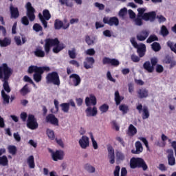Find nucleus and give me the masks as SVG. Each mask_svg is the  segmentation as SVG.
<instances>
[{
  "instance_id": "1",
  "label": "nucleus",
  "mask_w": 176,
  "mask_h": 176,
  "mask_svg": "<svg viewBox=\"0 0 176 176\" xmlns=\"http://www.w3.org/2000/svg\"><path fill=\"white\" fill-rule=\"evenodd\" d=\"M45 43L44 45V49L47 54H49V53H50V49L53 47V46L54 48L52 50V52L56 54L60 53V52H61V50H63L65 47L64 43H60V41L58 38H46L45 40Z\"/></svg>"
},
{
  "instance_id": "2",
  "label": "nucleus",
  "mask_w": 176,
  "mask_h": 176,
  "mask_svg": "<svg viewBox=\"0 0 176 176\" xmlns=\"http://www.w3.org/2000/svg\"><path fill=\"white\" fill-rule=\"evenodd\" d=\"M130 167L134 168H142L144 171L148 170V165L142 158L132 157L130 160Z\"/></svg>"
},
{
  "instance_id": "3",
  "label": "nucleus",
  "mask_w": 176,
  "mask_h": 176,
  "mask_svg": "<svg viewBox=\"0 0 176 176\" xmlns=\"http://www.w3.org/2000/svg\"><path fill=\"white\" fill-rule=\"evenodd\" d=\"M12 74L13 70L8 66V64L3 63L0 66V79L1 81L9 80Z\"/></svg>"
},
{
  "instance_id": "4",
  "label": "nucleus",
  "mask_w": 176,
  "mask_h": 176,
  "mask_svg": "<svg viewBox=\"0 0 176 176\" xmlns=\"http://www.w3.org/2000/svg\"><path fill=\"white\" fill-rule=\"evenodd\" d=\"M46 82L48 84H52L55 86H60L61 82L60 81V76H58V73L57 72H52L47 74Z\"/></svg>"
},
{
  "instance_id": "5",
  "label": "nucleus",
  "mask_w": 176,
  "mask_h": 176,
  "mask_svg": "<svg viewBox=\"0 0 176 176\" xmlns=\"http://www.w3.org/2000/svg\"><path fill=\"white\" fill-rule=\"evenodd\" d=\"M27 127L30 130H36L39 127L38 121L33 114H29L27 120Z\"/></svg>"
},
{
  "instance_id": "6",
  "label": "nucleus",
  "mask_w": 176,
  "mask_h": 176,
  "mask_svg": "<svg viewBox=\"0 0 176 176\" xmlns=\"http://www.w3.org/2000/svg\"><path fill=\"white\" fill-rule=\"evenodd\" d=\"M136 109L138 111L139 113L143 112L142 114V118L143 120L149 118V116H151V115L149 114V109L146 106L142 107V104H139L138 105L136 106Z\"/></svg>"
},
{
  "instance_id": "7",
  "label": "nucleus",
  "mask_w": 176,
  "mask_h": 176,
  "mask_svg": "<svg viewBox=\"0 0 176 176\" xmlns=\"http://www.w3.org/2000/svg\"><path fill=\"white\" fill-rule=\"evenodd\" d=\"M49 152L51 153L54 162H58V160H63L64 159V151H63L57 150L54 152L53 150L49 148Z\"/></svg>"
},
{
  "instance_id": "8",
  "label": "nucleus",
  "mask_w": 176,
  "mask_h": 176,
  "mask_svg": "<svg viewBox=\"0 0 176 176\" xmlns=\"http://www.w3.org/2000/svg\"><path fill=\"white\" fill-rule=\"evenodd\" d=\"M103 23L104 24H108L110 27H113V25L118 27L119 25V19L116 16H104L103 18Z\"/></svg>"
},
{
  "instance_id": "9",
  "label": "nucleus",
  "mask_w": 176,
  "mask_h": 176,
  "mask_svg": "<svg viewBox=\"0 0 176 176\" xmlns=\"http://www.w3.org/2000/svg\"><path fill=\"white\" fill-rule=\"evenodd\" d=\"M27 16L30 21H34L35 20V8L32 7L31 2L26 3Z\"/></svg>"
},
{
  "instance_id": "10",
  "label": "nucleus",
  "mask_w": 176,
  "mask_h": 176,
  "mask_svg": "<svg viewBox=\"0 0 176 176\" xmlns=\"http://www.w3.org/2000/svg\"><path fill=\"white\" fill-rule=\"evenodd\" d=\"M102 64L103 65H111L112 67H119V64H120V63L116 58L104 57L102 59Z\"/></svg>"
},
{
  "instance_id": "11",
  "label": "nucleus",
  "mask_w": 176,
  "mask_h": 176,
  "mask_svg": "<svg viewBox=\"0 0 176 176\" xmlns=\"http://www.w3.org/2000/svg\"><path fill=\"white\" fill-rule=\"evenodd\" d=\"M45 71L49 72V71H50V67L45 66L41 69V72L34 73L33 75V79L36 82V83H39V82L42 80V74L45 72Z\"/></svg>"
},
{
  "instance_id": "12",
  "label": "nucleus",
  "mask_w": 176,
  "mask_h": 176,
  "mask_svg": "<svg viewBox=\"0 0 176 176\" xmlns=\"http://www.w3.org/2000/svg\"><path fill=\"white\" fill-rule=\"evenodd\" d=\"M142 19L144 21H151V23H153V21L156 20V12L155 11L145 12Z\"/></svg>"
},
{
  "instance_id": "13",
  "label": "nucleus",
  "mask_w": 176,
  "mask_h": 176,
  "mask_svg": "<svg viewBox=\"0 0 176 176\" xmlns=\"http://www.w3.org/2000/svg\"><path fill=\"white\" fill-rule=\"evenodd\" d=\"M108 151V159L109 160L110 164H115V149L111 145L107 146Z\"/></svg>"
},
{
  "instance_id": "14",
  "label": "nucleus",
  "mask_w": 176,
  "mask_h": 176,
  "mask_svg": "<svg viewBox=\"0 0 176 176\" xmlns=\"http://www.w3.org/2000/svg\"><path fill=\"white\" fill-rule=\"evenodd\" d=\"M168 153L167 159L169 166H175V157H174V151L173 149H168L166 151Z\"/></svg>"
},
{
  "instance_id": "15",
  "label": "nucleus",
  "mask_w": 176,
  "mask_h": 176,
  "mask_svg": "<svg viewBox=\"0 0 176 176\" xmlns=\"http://www.w3.org/2000/svg\"><path fill=\"white\" fill-rule=\"evenodd\" d=\"M69 28V23H67L64 25V22L63 21H60L59 19H56L54 21V28L55 30H61V28H63V30H67V28Z\"/></svg>"
},
{
  "instance_id": "16",
  "label": "nucleus",
  "mask_w": 176,
  "mask_h": 176,
  "mask_svg": "<svg viewBox=\"0 0 176 176\" xmlns=\"http://www.w3.org/2000/svg\"><path fill=\"white\" fill-rule=\"evenodd\" d=\"M46 122L50 123L51 124H53L54 126H58V119L56 118V116H54L52 113L48 114L46 116Z\"/></svg>"
},
{
  "instance_id": "17",
  "label": "nucleus",
  "mask_w": 176,
  "mask_h": 176,
  "mask_svg": "<svg viewBox=\"0 0 176 176\" xmlns=\"http://www.w3.org/2000/svg\"><path fill=\"white\" fill-rule=\"evenodd\" d=\"M10 12L11 19H19L20 17V12H19V8L17 7L10 5Z\"/></svg>"
},
{
  "instance_id": "18",
  "label": "nucleus",
  "mask_w": 176,
  "mask_h": 176,
  "mask_svg": "<svg viewBox=\"0 0 176 176\" xmlns=\"http://www.w3.org/2000/svg\"><path fill=\"white\" fill-rule=\"evenodd\" d=\"M149 36V30H143L138 34H137L136 38L138 41L142 42Z\"/></svg>"
},
{
  "instance_id": "19",
  "label": "nucleus",
  "mask_w": 176,
  "mask_h": 176,
  "mask_svg": "<svg viewBox=\"0 0 176 176\" xmlns=\"http://www.w3.org/2000/svg\"><path fill=\"white\" fill-rule=\"evenodd\" d=\"M85 104L87 107H90V105H97V98L94 94L89 95V97L85 98Z\"/></svg>"
},
{
  "instance_id": "20",
  "label": "nucleus",
  "mask_w": 176,
  "mask_h": 176,
  "mask_svg": "<svg viewBox=\"0 0 176 176\" xmlns=\"http://www.w3.org/2000/svg\"><path fill=\"white\" fill-rule=\"evenodd\" d=\"M96 63V60L93 57H87L85 61L84 62V68L85 69H90L93 68V65Z\"/></svg>"
},
{
  "instance_id": "21",
  "label": "nucleus",
  "mask_w": 176,
  "mask_h": 176,
  "mask_svg": "<svg viewBox=\"0 0 176 176\" xmlns=\"http://www.w3.org/2000/svg\"><path fill=\"white\" fill-rule=\"evenodd\" d=\"M137 94L139 97V98H146L149 96V91L146 88H140L137 91Z\"/></svg>"
},
{
  "instance_id": "22",
  "label": "nucleus",
  "mask_w": 176,
  "mask_h": 176,
  "mask_svg": "<svg viewBox=\"0 0 176 176\" xmlns=\"http://www.w3.org/2000/svg\"><path fill=\"white\" fill-rule=\"evenodd\" d=\"M136 49L139 57L142 58L145 56V53L146 52V45L145 44L141 43Z\"/></svg>"
},
{
  "instance_id": "23",
  "label": "nucleus",
  "mask_w": 176,
  "mask_h": 176,
  "mask_svg": "<svg viewBox=\"0 0 176 176\" xmlns=\"http://www.w3.org/2000/svg\"><path fill=\"white\" fill-rule=\"evenodd\" d=\"M69 78L72 79L74 86H79L80 85V82H82V79H80V76L77 74H72L69 76Z\"/></svg>"
},
{
  "instance_id": "24",
  "label": "nucleus",
  "mask_w": 176,
  "mask_h": 176,
  "mask_svg": "<svg viewBox=\"0 0 176 176\" xmlns=\"http://www.w3.org/2000/svg\"><path fill=\"white\" fill-rule=\"evenodd\" d=\"M98 112L97 107H96L91 108L90 106H89L85 110V113L88 118H90V116H97Z\"/></svg>"
},
{
  "instance_id": "25",
  "label": "nucleus",
  "mask_w": 176,
  "mask_h": 176,
  "mask_svg": "<svg viewBox=\"0 0 176 176\" xmlns=\"http://www.w3.org/2000/svg\"><path fill=\"white\" fill-rule=\"evenodd\" d=\"M135 146L136 148V150H131V153H133V155H140L144 151V148L142 147V144L140 141H137L135 143Z\"/></svg>"
},
{
  "instance_id": "26",
  "label": "nucleus",
  "mask_w": 176,
  "mask_h": 176,
  "mask_svg": "<svg viewBox=\"0 0 176 176\" xmlns=\"http://www.w3.org/2000/svg\"><path fill=\"white\" fill-rule=\"evenodd\" d=\"M79 144L82 149H86L89 145V138H87V136H82L81 139L79 140Z\"/></svg>"
},
{
  "instance_id": "27",
  "label": "nucleus",
  "mask_w": 176,
  "mask_h": 176,
  "mask_svg": "<svg viewBox=\"0 0 176 176\" xmlns=\"http://www.w3.org/2000/svg\"><path fill=\"white\" fill-rule=\"evenodd\" d=\"M45 66L43 67H38L35 65H31L28 67V74H36V72H41L42 69L44 68Z\"/></svg>"
},
{
  "instance_id": "28",
  "label": "nucleus",
  "mask_w": 176,
  "mask_h": 176,
  "mask_svg": "<svg viewBox=\"0 0 176 176\" xmlns=\"http://www.w3.org/2000/svg\"><path fill=\"white\" fill-rule=\"evenodd\" d=\"M126 134L129 137H134V135H135V134H137V128H135V126H134V125L131 124L128 128Z\"/></svg>"
},
{
  "instance_id": "29",
  "label": "nucleus",
  "mask_w": 176,
  "mask_h": 176,
  "mask_svg": "<svg viewBox=\"0 0 176 176\" xmlns=\"http://www.w3.org/2000/svg\"><path fill=\"white\" fill-rule=\"evenodd\" d=\"M1 98L3 99V104H4V105L9 104L10 96L6 94L4 90L1 91Z\"/></svg>"
},
{
  "instance_id": "30",
  "label": "nucleus",
  "mask_w": 176,
  "mask_h": 176,
  "mask_svg": "<svg viewBox=\"0 0 176 176\" xmlns=\"http://www.w3.org/2000/svg\"><path fill=\"white\" fill-rule=\"evenodd\" d=\"M34 54L36 57L43 58L45 57V51L42 50V47H38L34 50Z\"/></svg>"
},
{
  "instance_id": "31",
  "label": "nucleus",
  "mask_w": 176,
  "mask_h": 176,
  "mask_svg": "<svg viewBox=\"0 0 176 176\" xmlns=\"http://www.w3.org/2000/svg\"><path fill=\"white\" fill-rule=\"evenodd\" d=\"M12 43V40L8 37H5L3 40L0 39V46L1 47H6Z\"/></svg>"
},
{
  "instance_id": "32",
  "label": "nucleus",
  "mask_w": 176,
  "mask_h": 176,
  "mask_svg": "<svg viewBox=\"0 0 176 176\" xmlns=\"http://www.w3.org/2000/svg\"><path fill=\"white\" fill-rule=\"evenodd\" d=\"M143 68L149 73L153 72V70L155 69V67L151 65V62L146 61L143 65Z\"/></svg>"
},
{
  "instance_id": "33",
  "label": "nucleus",
  "mask_w": 176,
  "mask_h": 176,
  "mask_svg": "<svg viewBox=\"0 0 176 176\" xmlns=\"http://www.w3.org/2000/svg\"><path fill=\"white\" fill-rule=\"evenodd\" d=\"M27 163L29 168H35V159L34 158V155H30L28 157Z\"/></svg>"
},
{
  "instance_id": "34",
  "label": "nucleus",
  "mask_w": 176,
  "mask_h": 176,
  "mask_svg": "<svg viewBox=\"0 0 176 176\" xmlns=\"http://www.w3.org/2000/svg\"><path fill=\"white\" fill-rule=\"evenodd\" d=\"M124 98L120 96V94H119V91H116L115 92V102H116V105H120V102L123 101Z\"/></svg>"
},
{
  "instance_id": "35",
  "label": "nucleus",
  "mask_w": 176,
  "mask_h": 176,
  "mask_svg": "<svg viewBox=\"0 0 176 176\" xmlns=\"http://www.w3.org/2000/svg\"><path fill=\"white\" fill-rule=\"evenodd\" d=\"M116 157L118 160V162H123L125 159L124 154L122 153V151L116 150Z\"/></svg>"
},
{
  "instance_id": "36",
  "label": "nucleus",
  "mask_w": 176,
  "mask_h": 176,
  "mask_svg": "<svg viewBox=\"0 0 176 176\" xmlns=\"http://www.w3.org/2000/svg\"><path fill=\"white\" fill-rule=\"evenodd\" d=\"M9 165V160H8V157L6 155H3L0 157V166H6Z\"/></svg>"
},
{
  "instance_id": "37",
  "label": "nucleus",
  "mask_w": 176,
  "mask_h": 176,
  "mask_svg": "<svg viewBox=\"0 0 176 176\" xmlns=\"http://www.w3.org/2000/svg\"><path fill=\"white\" fill-rule=\"evenodd\" d=\"M46 134L50 140H54L56 138V135H54V131L50 129H47L46 130Z\"/></svg>"
},
{
  "instance_id": "38",
  "label": "nucleus",
  "mask_w": 176,
  "mask_h": 176,
  "mask_svg": "<svg viewBox=\"0 0 176 176\" xmlns=\"http://www.w3.org/2000/svg\"><path fill=\"white\" fill-rule=\"evenodd\" d=\"M19 91L22 96H27L31 91L30 90V88H28V85L26 84Z\"/></svg>"
},
{
  "instance_id": "39",
  "label": "nucleus",
  "mask_w": 176,
  "mask_h": 176,
  "mask_svg": "<svg viewBox=\"0 0 176 176\" xmlns=\"http://www.w3.org/2000/svg\"><path fill=\"white\" fill-rule=\"evenodd\" d=\"M43 17L44 19L47 20V21H49L50 19H52V14H50V12L49 10H44L43 11Z\"/></svg>"
},
{
  "instance_id": "40",
  "label": "nucleus",
  "mask_w": 176,
  "mask_h": 176,
  "mask_svg": "<svg viewBox=\"0 0 176 176\" xmlns=\"http://www.w3.org/2000/svg\"><path fill=\"white\" fill-rule=\"evenodd\" d=\"M151 49L154 51V52H160V50H162V46H160V43H157V42H154L152 45H151Z\"/></svg>"
},
{
  "instance_id": "41",
  "label": "nucleus",
  "mask_w": 176,
  "mask_h": 176,
  "mask_svg": "<svg viewBox=\"0 0 176 176\" xmlns=\"http://www.w3.org/2000/svg\"><path fill=\"white\" fill-rule=\"evenodd\" d=\"M3 87L5 90V91H6V93H10L12 89H10V87L9 86V80H3Z\"/></svg>"
},
{
  "instance_id": "42",
  "label": "nucleus",
  "mask_w": 176,
  "mask_h": 176,
  "mask_svg": "<svg viewBox=\"0 0 176 176\" xmlns=\"http://www.w3.org/2000/svg\"><path fill=\"white\" fill-rule=\"evenodd\" d=\"M155 41H159V38L156 34H151L146 40L147 43H152V42H155Z\"/></svg>"
},
{
  "instance_id": "43",
  "label": "nucleus",
  "mask_w": 176,
  "mask_h": 176,
  "mask_svg": "<svg viewBox=\"0 0 176 176\" xmlns=\"http://www.w3.org/2000/svg\"><path fill=\"white\" fill-rule=\"evenodd\" d=\"M133 20L135 25H138L139 27H141V25L144 24V23L142 22V20H144L142 19V16H139L138 15H137V17L135 18Z\"/></svg>"
},
{
  "instance_id": "44",
  "label": "nucleus",
  "mask_w": 176,
  "mask_h": 176,
  "mask_svg": "<svg viewBox=\"0 0 176 176\" xmlns=\"http://www.w3.org/2000/svg\"><path fill=\"white\" fill-rule=\"evenodd\" d=\"M8 149L9 153H10L11 155H15L16 153H17V148L16 147V146L9 145L8 146Z\"/></svg>"
},
{
  "instance_id": "45",
  "label": "nucleus",
  "mask_w": 176,
  "mask_h": 176,
  "mask_svg": "<svg viewBox=\"0 0 176 176\" xmlns=\"http://www.w3.org/2000/svg\"><path fill=\"white\" fill-rule=\"evenodd\" d=\"M119 109L122 112V113L126 114L129 112V106L125 104H120Z\"/></svg>"
},
{
  "instance_id": "46",
  "label": "nucleus",
  "mask_w": 176,
  "mask_h": 176,
  "mask_svg": "<svg viewBox=\"0 0 176 176\" xmlns=\"http://www.w3.org/2000/svg\"><path fill=\"white\" fill-rule=\"evenodd\" d=\"M91 141L92 142V146L94 149H98V144L97 143V141L94 139V136H93V133H89Z\"/></svg>"
},
{
  "instance_id": "47",
  "label": "nucleus",
  "mask_w": 176,
  "mask_h": 176,
  "mask_svg": "<svg viewBox=\"0 0 176 176\" xmlns=\"http://www.w3.org/2000/svg\"><path fill=\"white\" fill-rule=\"evenodd\" d=\"M60 106L61 107L63 112L68 113L69 111V103H62Z\"/></svg>"
},
{
  "instance_id": "48",
  "label": "nucleus",
  "mask_w": 176,
  "mask_h": 176,
  "mask_svg": "<svg viewBox=\"0 0 176 176\" xmlns=\"http://www.w3.org/2000/svg\"><path fill=\"white\" fill-rule=\"evenodd\" d=\"M160 32L162 36H167V35L170 34V32H168V29H167V27H166V25L162 26Z\"/></svg>"
},
{
  "instance_id": "49",
  "label": "nucleus",
  "mask_w": 176,
  "mask_h": 176,
  "mask_svg": "<svg viewBox=\"0 0 176 176\" xmlns=\"http://www.w3.org/2000/svg\"><path fill=\"white\" fill-rule=\"evenodd\" d=\"M99 109L102 113H106L109 109V106L104 103L99 107Z\"/></svg>"
},
{
  "instance_id": "50",
  "label": "nucleus",
  "mask_w": 176,
  "mask_h": 176,
  "mask_svg": "<svg viewBox=\"0 0 176 176\" xmlns=\"http://www.w3.org/2000/svg\"><path fill=\"white\" fill-rule=\"evenodd\" d=\"M85 170H86V171H88V173H96V168L89 164L85 165Z\"/></svg>"
},
{
  "instance_id": "51",
  "label": "nucleus",
  "mask_w": 176,
  "mask_h": 176,
  "mask_svg": "<svg viewBox=\"0 0 176 176\" xmlns=\"http://www.w3.org/2000/svg\"><path fill=\"white\" fill-rule=\"evenodd\" d=\"M68 54L70 58H76V49L72 48V50H69Z\"/></svg>"
},
{
  "instance_id": "52",
  "label": "nucleus",
  "mask_w": 176,
  "mask_h": 176,
  "mask_svg": "<svg viewBox=\"0 0 176 176\" xmlns=\"http://www.w3.org/2000/svg\"><path fill=\"white\" fill-rule=\"evenodd\" d=\"M38 18L41 20L44 28H47V21H46L47 20L43 18V16L41 13L38 14Z\"/></svg>"
},
{
  "instance_id": "53",
  "label": "nucleus",
  "mask_w": 176,
  "mask_h": 176,
  "mask_svg": "<svg viewBox=\"0 0 176 176\" xmlns=\"http://www.w3.org/2000/svg\"><path fill=\"white\" fill-rule=\"evenodd\" d=\"M33 30L34 31H36V32H39L41 31H43V28H42V26L40 25L39 23H35L33 25Z\"/></svg>"
},
{
  "instance_id": "54",
  "label": "nucleus",
  "mask_w": 176,
  "mask_h": 176,
  "mask_svg": "<svg viewBox=\"0 0 176 176\" xmlns=\"http://www.w3.org/2000/svg\"><path fill=\"white\" fill-rule=\"evenodd\" d=\"M146 9L144 8H138V14L137 16H138L139 17H142V19L144 17V14H145V12H146Z\"/></svg>"
},
{
  "instance_id": "55",
  "label": "nucleus",
  "mask_w": 176,
  "mask_h": 176,
  "mask_svg": "<svg viewBox=\"0 0 176 176\" xmlns=\"http://www.w3.org/2000/svg\"><path fill=\"white\" fill-rule=\"evenodd\" d=\"M173 60V57H171L170 55H166L164 59V64H170Z\"/></svg>"
},
{
  "instance_id": "56",
  "label": "nucleus",
  "mask_w": 176,
  "mask_h": 176,
  "mask_svg": "<svg viewBox=\"0 0 176 176\" xmlns=\"http://www.w3.org/2000/svg\"><path fill=\"white\" fill-rule=\"evenodd\" d=\"M126 14H127V8H122L119 12V16L120 17H124Z\"/></svg>"
},
{
  "instance_id": "57",
  "label": "nucleus",
  "mask_w": 176,
  "mask_h": 176,
  "mask_svg": "<svg viewBox=\"0 0 176 176\" xmlns=\"http://www.w3.org/2000/svg\"><path fill=\"white\" fill-rule=\"evenodd\" d=\"M94 6H96V8H98L99 9V10H104V9H105V6L102 3H100L98 2H96L94 3Z\"/></svg>"
},
{
  "instance_id": "58",
  "label": "nucleus",
  "mask_w": 176,
  "mask_h": 176,
  "mask_svg": "<svg viewBox=\"0 0 176 176\" xmlns=\"http://www.w3.org/2000/svg\"><path fill=\"white\" fill-rule=\"evenodd\" d=\"M21 23L23 24V25H28L30 24V21L28 20V17L27 16H23L21 18Z\"/></svg>"
},
{
  "instance_id": "59",
  "label": "nucleus",
  "mask_w": 176,
  "mask_h": 176,
  "mask_svg": "<svg viewBox=\"0 0 176 176\" xmlns=\"http://www.w3.org/2000/svg\"><path fill=\"white\" fill-rule=\"evenodd\" d=\"M128 90L131 94H133L134 92V84H133V82H129L128 84Z\"/></svg>"
},
{
  "instance_id": "60",
  "label": "nucleus",
  "mask_w": 176,
  "mask_h": 176,
  "mask_svg": "<svg viewBox=\"0 0 176 176\" xmlns=\"http://www.w3.org/2000/svg\"><path fill=\"white\" fill-rule=\"evenodd\" d=\"M86 54L87 56H94V54H96V50L93 48L88 49L86 51Z\"/></svg>"
},
{
  "instance_id": "61",
  "label": "nucleus",
  "mask_w": 176,
  "mask_h": 176,
  "mask_svg": "<svg viewBox=\"0 0 176 176\" xmlns=\"http://www.w3.org/2000/svg\"><path fill=\"white\" fill-rule=\"evenodd\" d=\"M157 168L162 172L167 171V167H166V165H164V164H160L157 166Z\"/></svg>"
},
{
  "instance_id": "62",
  "label": "nucleus",
  "mask_w": 176,
  "mask_h": 176,
  "mask_svg": "<svg viewBox=\"0 0 176 176\" xmlns=\"http://www.w3.org/2000/svg\"><path fill=\"white\" fill-rule=\"evenodd\" d=\"M85 42H86V43H87V45L89 46H90V45H93V43H94V41L93 40H91V38H90L89 36H86Z\"/></svg>"
},
{
  "instance_id": "63",
  "label": "nucleus",
  "mask_w": 176,
  "mask_h": 176,
  "mask_svg": "<svg viewBox=\"0 0 176 176\" xmlns=\"http://www.w3.org/2000/svg\"><path fill=\"white\" fill-rule=\"evenodd\" d=\"M131 60L133 61V63H139L140 61V57L135 54H132L131 56Z\"/></svg>"
},
{
  "instance_id": "64",
  "label": "nucleus",
  "mask_w": 176,
  "mask_h": 176,
  "mask_svg": "<svg viewBox=\"0 0 176 176\" xmlns=\"http://www.w3.org/2000/svg\"><path fill=\"white\" fill-rule=\"evenodd\" d=\"M120 173V166H116L113 172L114 176H119Z\"/></svg>"
}]
</instances>
